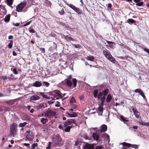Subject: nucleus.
I'll use <instances>...</instances> for the list:
<instances>
[{
	"instance_id": "cd10ccee",
	"label": "nucleus",
	"mask_w": 149,
	"mask_h": 149,
	"mask_svg": "<svg viewBox=\"0 0 149 149\" xmlns=\"http://www.w3.org/2000/svg\"><path fill=\"white\" fill-rule=\"evenodd\" d=\"M27 124V123L26 122H24L22 123H20L19 125V127H23Z\"/></svg>"
},
{
	"instance_id": "aec40b11",
	"label": "nucleus",
	"mask_w": 149,
	"mask_h": 149,
	"mask_svg": "<svg viewBox=\"0 0 149 149\" xmlns=\"http://www.w3.org/2000/svg\"><path fill=\"white\" fill-rule=\"evenodd\" d=\"M71 124L70 120H68L65 122L64 124V127H65L68 125H70Z\"/></svg>"
},
{
	"instance_id": "ddd939ff",
	"label": "nucleus",
	"mask_w": 149,
	"mask_h": 149,
	"mask_svg": "<svg viewBox=\"0 0 149 149\" xmlns=\"http://www.w3.org/2000/svg\"><path fill=\"white\" fill-rule=\"evenodd\" d=\"M55 139L57 143H58V142L61 141H62V139L61 138L59 135L58 134L55 136Z\"/></svg>"
},
{
	"instance_id": "f8f14e48",
	"label": "nucleus",
	"mask_w": 149,
	"mask_h": 149,
	"mask_svg": "<svg viewBox=\"0 0 149 149\" xmlns=\"http://www.w3.org/2000/svg\"><path fill=\"white\" fill-rule=\"evenodd\" d=\"M107 130V126L105 125H103L101 127V132H105Z\"/></svg>"
},
{
	"instance_id": "c03bdc74",
	"label": "nucleus",
	"mask_w": 149,
	"mask_h": 149,
	"mask_svg": "<svg viewBox=\"0 0 149 149\" xmlns=\"http://www.w3.org/2000/svg\"><path fill=\"white\" fill-rule=\"evenodd\" d=\"M70 120V122L71 123V124H72V123H73V124H75L76 125H77V124H76L75 122H76V120L74 119H71Z\"/></svg>"
},
{
	"instance_id": "473e14b6",
	"label": "nucleus",
	"mask_w": 149,
	"mask_h": 149,
	"mask_svg": "<svg viewBox=\"0 0 149 149\" xmlns=\"http://www.w3.org/2000/svg\"><path fill=\"white\" fill-rule=\"evenodd\" d=\"M70 103L71 104H73L75 102V100L74 99V97H72L70 100Z\"/></svg>"
},
{
	"instance_id": "f3484780",
	"label": "nucleus",
	"mask_w": 149,
	"mask_h": 149,
	"mask_svg": "<svg viewBox=\"0 0 149 149\" xmlns=\"http://www.w3.org/2000/svg\"><path fill=\"white\" fill-rule=\"evenodd\" d=\"M48 121V119L46 118H42L41 119V122L43 124H45Z\"/></svg>"
},
{
	"instance_id": "ea45409f",
	"label": "nucleus",
	"mask_w": 149,
	"mask_h": 149,
	"mask_svg": "<svg viewBox=\"0 0 149 149\" xmlns=\"http://www.w3.org/2000/svg\"><path fill=\"white\" fill-rule=\"evenodd\" d=\"M43 85L46 86V87H48L49 86V84L48 82L46 81H43L42 82Z\"/></svg>"
},
{
	"instance_id": "774afa93",
	"label": "nucleus",
	"mask_w": 149,
	"mask_h": 149,
	"mask_svg": "<svg viewBox=\"0 0 149 149\" xmlns=\"http://www.w3.org/2000/svg\"><path fill=\"white\" fill-rule=\"evenodd\" d=\"M133 128L134 129H136L138 128V127L137 126H134L133 127Z\"/></svg>"
},
{
	"instance_id": "3c124183",
	"label": "nucleus",
	"mask_w": 149,
	"mask_h": 149,
	"mask_svg": "<svg viewBox=\"0 0 149 149\" xmlns=\"http://www.w3.org/2000/svg\"><path fill=\"white\" fill-rule=\"evenodd\" d=\"M102 147L101 146H97L95 148V149H102Z\"/></svg>"
},
{
	"instance_id": "680f3d73",
	"label": "nucleus",
	"mask_w": 149,
	"mask_h": 149,
	"mask_svg": "<svg viewBox=\"0 0 149 149\" xmlns=\"http://www.w3.org/2000/svg\"><path fill=\"white\" fill-rule=\"evenodd\" d=\"M24 145L25 146H29L30 144L29 143H24Z\"/></svg>"
},
{
	"instance_id": "c9c22d12",
	"label": "nucleus",
	"mask_w": 149,
	"mask_h": 149,
	"mask_svg": "<svg viewBox=\"0 0 149 149\" xmlns=\"http://www.w3.org/2000/svg\"><path fill=\"white\" fill-rule=\"evenodd\" d=\"M135 22L134 19H129L127 20V22L129 23H134Z\"/></svg>"
},
{
	"instance_id": "9b49d317",
	"label": "nucleus",
	"mask_w": 149,
	"mask_h": 149,
	"mask_svg": "<svg viewBox=\"0 0 149 149\" xmlns=\"http://www.w3.org/2000/svg\"><path fill=\"white\" fill-rule=\"evenodd\" d=\"M93 138L94 140L97 141L99 139V136L97 133H93Z\"/></svg>"
},
{
	"instance_id": "338daca9",
	"label": "nucleus",
	"mask_w": 149,
	"mask_h": 149,
	"mask_svg": "<svg viewBox=\"0 0 149 149\" xmlns=\"http://www.w3.org/2000/svg\"><path fill=\"white\" fill-rule=\"evenodd\" d=\"M58 127L60 129H62V126L61 125H60Z\"/></svg>"
},
{
	"instance_id": "49530a36",
	"label": "nucleus",
	"mask_w": 149,
	"mask_h": 149,
	"mask_svg": "<svg viewBox=\"0 0 149 149\" xmlns=\"http://www.w3.org/2000/svg\"><path fill=\"white\" fill-rule=\"evenodd\" d=\"M107 43L109 45V46L111 47L112 46V45H113V43L111 41H107Z\"/></svg>"
},
{
	"instance_id": "6e6552de",
	"label": "nucleus",
	"mask_w": 149,
	"mask_h": 149,
	"mask_svg": "<svg viewBox=\"0 0 149 149\" xmlns=\"http://www.w3.org/2000/svg\"><path fill=\"white\" fill-rule=\"evenodd\" d=\"M17 127L16 124L13 123L10 126V130H17L16 128Z\"/></svg>"
},
{
	"instance_id": "39448f33",
	"label": "nucleus",
	"mask_w": 149,
	"mask_h": 149,
	"mask_svg": "<svg viewBox=\"0 0 149 149\" xmlns=\"http://www.w3.org/2000/svg\"><path fill=\"white\" fill-rule=\"evenodd\" d=\"M94 146L92 144H88L84 146V149H94Z\"/></svg>"
},
{
	"instance_id": "37998d69",
	"label": "nucleus",
	"mask_w": 149,
	"mask_h": 149,
	"mask_svg": "<svg viewBox=\"0 0 149 149\" xmlns=\"http://www.w3.org/2000/svg\"><path fill=\"white\" fill-rule=\"evenodd\" d=\"M102 92H100L97 95V98L99 99L101 98V97L102 96Z\"/></svg>"
},
{
	"instance_id": "4c0bfd02",
	"label": "nucleus",
	"mask_w": 149,
	"mask_h": 149,
	"mask_svg": "<svg viewBox=\"0 0 149 149\" xmlns=\"http://www.w3.org/2000/svg\"><path fill=\"white\" fill-rule=\"evenodd\" d=\"M13 44V41L12 40H10V41L8 45V47L9 48H12Z\"/></svg>"
},
{
	"instance_id": "79ce46f5",
	"label": "nucleus",
	"mask_w": 149,
	"mask_h": 149,
	"mask_svg": "<svg viewBox=\"0 0 149 149\" xmlns=\"http://www.w3.org/2000/svg\"><path fill=\"white\" fill-rule=\"evenodd\" d=\"M82 137L85 139H87L88 140H90V139L89 137H88L85 134H84L83 136Z\"/></svg>"
},
{
	"instance_id": "a211bd4d",
	"label": "nucleus",
	"mask_w": 149,
	"mask_h": 149,
	"mask_svg": "<svg viewBox=\"0 0 149 149\" xmlns=\"http://www.w3.org/2000/svg\"><path fill=\"white\" fill-rule=\"evenodd\" d=\"M112 97L110 94H109L107 95L106 99V101L107 102H110L112 99Z\"/></svg>"
},
{
	"instance_id": "a18cd8bd",
	"label": "nucleus",
	"mask_w": 149,
	"mask_h": 149,
	"mask_svg": "<svg viewBox=\"0 0 149 149\" xmlns=\"http://www.w3.org/2000/svg\"><path fill=\"white\" fill-rule=\"evenodd\" d=\"M38 145V144L37 143H34L33 144L31 147H32L31 149H34Z\"/></svg>"
},
{
	"instance_id": "f03ea898",
	"label": "nucleus",
	"mask_w": 149,
	"mask_h": 149,
	"mask_svg": "<svg viewBox=\"0 0 149 149\" xmlns=\"http://www.w3.org/2000/svg\"><path fill=\"white\" fill-rule=\"evenodd\" d=\"M67 5L78 14L80 15L82 14V10L79 8H77L73 5L71 4H68Z\"/></svg>"
},
{
	"instance_id": "6e6d98bb",
	"label": "nucleus",
	"mask_w": 149,
	"mask_h": 149,
	"mask_svg": "<svg viewBox=\"0 0 149 149\" xmlns=\"http://www.w3.org/2000/svg\"><path fill=\"white\" fill-rule=\"evenodd\" d=\"M41 95L42 96V97L44 98H45L46 97V95H45L43 93H40Z\"/></svg>"
},
{
	"instance_id": "412c9836",
	"label": "nucleus",
	"mask_w": 149,
	"mask_h": 149,
	"mask_svg": "<svg viewBox=\"0 0 149 149\" xmlns=\"http://www.w3.org/2000/svg\"><path fill=\"white\" fill-rule=\"evenodd\" d=\"M72 127V126H69L67 127L64 130V131L65 132H69L70 131V130Z\"/></svg>"
},
{
	"instance_id": "de8ad7c7",
	"label": "nucleus",
	"mask_w": 149,
	"mask_h": 149,
	"mask_svg": "<svg viewBox=\"0 0 149 149\" xmlns=\"http://www.w3.org/2000/svg\"><path fill=\"white\" fill-rule=\"evenodd\" d=\"M51 142H49L48 144V146L46 148V149H50L51 147Z\"/></svg>"
},
{
	"instance_id": "2f4dec72",
	"label": "nucleus",
	"mask_w": 149,
	"mask_h": 149,
	"mask_svg": "<svg viewBox=\"0 0 149 149\" xmlns=\"http://www.w3.org/2000/svg\"><path fill=\"white\" fill-rule=\"evenodd\" d=\"M122 145L124 146H126L127 147H129L131 146V144L130 143H126L125 142H123L122 143Z\"/></svg>"
},
{
	"instance_id": "f704fd0d",
	"label": "nucleus",
	"mask_w": 149,
	"mask_h": 149,
	"mask_svg": "<svg viewBox=\"0 0 149 149\" xmlns=\"http://www.w3.org/2000/svg\"><path fill=\"white\" fill-rule=\"evenodd\" d=\"M109 90L108 89H106L103 91L102 93H104V95L105 96L108 93Z\"/></svg>"
},
{
	"instance_id": "0e129e2a",
	"label": "nucleus",
	"mask_w": 149,
	"mask_h": 149,
	"mask_svg": "<svg viewBox=\"0 0 149 149\" xmlns=\"http://www.w3.org/2000/svg\"><path fill=\"white\" fill-rule=\"evenodd\" d=\"M112 5L111 4L109 3L108 5V7L109 8H111V7Z\"/></svg>"
},
{
	"instance_id": "4be33fe9",
	"label": "nucleus",
	"mask_w": 149,
	"mask_h": 149,
	"mask_svg": "<svg viewBox=\"0 0 149 149\" xmlns=\"http://www.w3.org/2000/svg\"><path fill=\"white\" fill-rule=\"evenodd\" d=\"M86 58L88 60L91 61H94V58L93 56H87Z\"/></svg>"
},
{
	"instance_id": "6ab92c4d",
	"label": "nucleus",
	"mask_w": 149,
	"mask_h": 149,
	"mask_svg": "<svg viewBox=\"0 0 149 149\" xmlns=\"http://www.w3.org/2000/svg\"><path fill=\"white\" fill-rule=\"evenodd\" d=\"M51 45L52 46L49 49L50 51L54 49L55 48L56 46V44L54 42L52 43Z\"/></svg>"
},
{
	"instance_id": "7c9ffc66",
	"label": "nucleus",
	"mask_w": 149,
	"mask_h": 149,
	"mask_svg": "<svg viewBox=\"0 0 149 149\" xmlns=\"http://www.w3.org/2000/svg\"><path fill=\"white\" fill-rule=\"evenodd\" d=\"M68 115L71 117H75L77 115V114L75 112H73L72 114L68 113Z\"/></svg>"
},
{
	"instance_id": "c85d7f7f",
	"label": "nucleus",
	"mask_w": 149,
	"mask_h": 149,
	"mask_svg": "<svg viewBox=\"0 0 149 149\" xmlns=\"http://www.w3.org/2000/svg\"><path fill=\"white\" fill-rule=\"evenodd\" d=\"M33 136L30 135H27L26 137V139L29 141H31L33 139Z\"/></svg>"
},
{
	"instance_id": "e433bc0d",
	"label": "nucleus",
	"mask_w": 149,
	"mask_h": 149,
	"mask_svg": "<svg viewBox=\"0 0 149 149\" xmlns=\"http://www.w3.org/2000/svg\"><path fill=\"white\" fill-rule=\"evenodd\" d=\"M58 12L60 15H63L64 13V11L63 9V8H62L60 10H59L58 11Z\"/></svg>"
},
{
	"instance_id": "69168bd1",
	"label": "nucleus",
	"mask_w": 149,
	"mask_h": 149,
	"mask_svg": "<svg viewBox=\"0 0 149 149\" xmlns=\"http://www.w3.org/2000/svg\"><path fill=\"white\" fill-rule=\"evenodd\" d=\"M105 135H106V137L108 139H109V136L107 134H105Z\"/></svg>"
},
{
	"instance_id": "2eb2a0df",
	"label": "nucleus",
	"mask_w": 149,
	"mask_h": 149,
	"mask_svg": "<svg viewBox=\"0 0 149 149\" xmlns=\"http://www.w3.org/2000/svg\"><path fill=\"white\" fill-rule=\"evenodd\" d=\"M39 97L37 95L33 96L31 97L30 98V100H36L39 99Z\"/></svg>"
},
{
	"instance_id": "9d476101",
	"label": "nucleus",
	"mask_w": 149,
	"mask_h": 149,
	"mask_svg": "<svg viewBox=\"0 0 149 149\" xmlns=\"http://www.w3.org/2000/svg\"><path fill=\"white\" fill-rule=\"evenodd\" d=\"M133 112L136 117L138 118L140 115V113L136 110L134 108H132Z\"/></svg>"
},
{
	"instance_id": "4d7b16f0",
	"label": "nucleus",
	"mask_w": 149,
	"mask_h": 149,
	"mask_svg": "<svg viewBox=\"0 0 149 149\" xmlns=\"http://www.w3.org/2000/svg\"><path fill=\"white\" fill-rule=\"evenodd\" d=\"M13 25L15 26H19V24L18 23H13Z\"/></svg>"
},
{
	"instance_id": "423d86ee",
	"label": "nucleus",
	"mask_w": 149,
	"mask_h": 149,
	"mask_svg": "<svg viewBox=\"0 0 149 149\" xmlns=\"http://www.w3.org/2000/svg\"><path fill=\"white\" fill-rule=\"evenodd\" d=\"M134 92L135 93H138L142 96L144 99L145 97V95L143 93L142 91L140 89H137L135 90Z\"/></svg>"
},
{
	"instance_id": "72a5a7b5",
	"label": "nucleus",
	"mask_w": 149,
	"mask_h": 149,
	"mask_svg": "<svg viewBox=\"0 0 149 149\" xmlns=\"http://www.w3.org/2000/svg\"><path fill=\"white\" fill-rule=\"evenodd\" d=\"M98 91L96 89L93 91L94 96L95 97H96L97 96Z\"/></svg>"
},
{
	"instance_id": "dca6fc26",
	"label": "nucleus",
	"mask_w": 149,
	"mask_h": 149,
	"mask_svg": "<svg viewBox=\"0 0 149 149\" xmlns=\"http://www.w3.org/2000/svg\"><path fill=\"white\" fill-rule=\"evenodd\" d=\"M10 15H6L4 20V21L6 22H9L10 20Z\"/></svg>"
},
{
	"instance_id": "5fc2aeb1",
	"label": "nucleus",
	"mask_w": 149,
	"mask_h": 149,
	"mask_svg": "<svg viewBox=\"0 0 149 149\" xmlns=\"http://www.w3.org/2000/svg\"><path fill=\"white\" fill-rule=\"evenodd\" d=\"M29 31L31 33H35V31L33 29H31L29 30Z\"/></svg>"
},
{
	"instance_id": "bf43d9fd",
	"label": "nucleus",
	"mask_w": 149,
	"mask_h": 149,
	"mask_svg": "<svg viewBox=\"0 0 149 149\" xmlns=\"http://www.w3.org/2000/svg\"><path fill=\"white\" fill-rule=\"evenodd\" d=\"M138 146L136 145H133L132 146V147L133 148H134L136 149H137L138 148Z\"/></svg>"
},
{
	"instance_id": "e2e57ef3",
	"label": "nucleus",
	"mask_w": 149,
	"mask_h": 149,
	"mask_svg": "<svg viewBox=\"0 0 149 149\" xmlns=\"http://www.w3.org/2000/svg\"><path fill=\"white\" fill-rule=\"evenodd\" d=\"M13 55L14 56H16L17 55L16 53L14 51H13Z\"/></svg>"
},
{
	"instance_id": "bb28decb",
	"label": "nucleus",
	"mask_w": 149,
	"mask_h": 149,
	"mask_svg": "<svg viewBox=\"0 0 149 149\" xmlns=\"http://www.w3.org/2000/svg\"><path fill=\"white\" fill-rule=\"evenodd\" d=\"M120 118L122 120V121H123L124 123H125L126 122H127L128 121L127 120L125 119L124 117L122 115L120 116Z\"/></svg>"
},
{
	"instance_id": "393cba45",
	"label": "nucleus",
	"mask_w": 149,
	"mask_h": 149,
	"mask_svg": "<svg viewBox=\"0 0 149 149\" xmlns=\"http://www.w3.org/2000/svg\"><path fill=\"white\" fill-rule=\"evenodd\" d=\"M98 109L99 111L102 112L103 111V104H101L98 107Z\"/></svg>"
},
{
	"instance_id": "052dcab7",
	"label": "nucleus",
	"mask_w": 149,
	"mask_h": 149,
	"mask_svg": "<svg viewBox=\"0 0 149 149\" xmlns=\"http://www.w3.org/2000/svg\"><path fill=\"white\" fill-rule=\"evenodd\" d=\"M57 104H56L55 105V106L56 107H59L60 106V105H59L60 103L59 102L57 101Z\"/></svg>"
},
{
	"instance_id": "a19ab883",
	"label": "nucleus",
	"mask_w": 149,
	"mask_h": 149,
	"mask_svg": "<svg viewBox=\"0 0 149 149\" xmlns=\"http://www.w3.org/2000/svg\"><path fill=\"white\" fill-rule=\"evenodd\" d=\"M105 100V96H104L101 99V104H103Z\"/></svg>"
},
{
	"instance_id": "20e7f679",
	"label": "nucleus",
	"mask_w": 149,
	"mask_h": 149,
	"mask_svg": "<svg viewBox=\"0 0 149 149\" xmlns=\"http://www.w3.org/2000/svg\"><path fill=\"white\" fill-rule=\"evenodd\" d=\"M45 116L47 117H50L51 116H54L55 113L51 111H46L45 113Z\"/></svg>"
},
{
	"instance_id": "4468645a",
	"label": "nucleus",
	"mask_w": 149,
	"mask_h": 149,
	"mask_svg": "<svg viewBox=\"0 0 149 149\" xmlns=\"http://www.w3.org/2000/svg\"><path fill=\"white\" fill-rule=\"evenodd\" d=\"M10 135L13 137H14L17 134V130H10Z\"/></svg>"
},
{
	"instance_id": "0eeeda50",
	"label": "nucleus",
	"mask_w": 149,
	"mask_h": 149,
	"mask_svg": "<svg viewBox=\"0 0 149 149\" xmlns=\"http://www.w3.org/2000/svg\"><path fill=\"white\" fill-rule=\"evenodd\" d=\"M42 84L40 81H35L32 85L33 86L36 87H39L42 86Z\"/></svg>"
},
{
	"instance_id": "7ed1b4c3",
	"label": "nucleus",
	"mask_w": 149,
	"mask_h": 149,
	"mask_svg": "<svg viewBox=\"0 0 149 149\" xmlns=\"http://www.w3.org/2000/svg\"><path fill=\"white\" fill-rule=\"evenodd\" d=\"M26 3L25 2L21 3L18 4L16 7L17 11V12H21L26 6Z\"/></svg>"
},
{
	"instance_id": "f257e3e1",
	"label": "nucleus",
	"mask_w": 149,
	"mask_h": 149,
	"mask_svg": "<svg viewBox=\"0 0 149 149\" xmlns=\"http://www.w3.org/2000/svg\"><path fill=\"white\" fill-rule=\"evenodd\" d=\"M104 55L107 58L113 63H115L116 62L115 58L109 53L105 51L103 52Z\"/></svg>"
},
{
	"instance_id": "13d9d810",
	"label": "nucleus",
	"mask_w": 149,
	"mask_h": 149,
	"mask_svg": "<svg viewBox=\"0 0 149 149\" xmlns=\"http://www.w3.org/2000/svg\"><path fill=\"white\" fill-rule=\"evenodd\" d=\"M72 78V75H70L67 77V78L66 79L67 80H69L70 79Z\"/></svg>"
},
{
	"instance_id": "864d4df0",
	"label": "nucleus",
	"mask_w": 149,
	"mask_h": 149,
	"mask_svg": "<svg viewBox=\"0 0 149 149\" xmlns=\"http://www.w3.org/2000/svg\"><path fill=\"white\" fill-rule=\"evenodd\" d=\"M31 22V21H29L28 22H27V23H26V24H24V26H26L30 24V23Z\"/></svg>"
},
{
	"instance_id": "b1692460",
	"label": "nucleus",
	"mask_w": 149,
	"mask_h": 149,
	"mask_svg": "<svg viewBox=\"0 0 149 149\" xmlns=\"http://www.w3.org/2000/svg\"><path fill=\"white\" fill-rule=\"evenodd\" d=\"M65 39L68 41L71 40H74L73 39L72 37H70L68 35L66 36H65Z\"/></svg>"
},
{
	"instance_id": "09e8293b",
	"label": "nucleus",
	"mask_w": 149,
	"mask_h": 149,
	"mask_svg": "<svg viewBox=\"0 0 149 149\" xmlns=\"http://www.w3.org/2000/svg\"><path fill=\"white\" fill-rule=\"evenodd\" d=\"M13 71L14 72V73L15 74H17L18 72H17V70L16 68L13 69Z\"/></svg>"
},
{
	"instance_id": "603ef678",
	"label": "nucleus",
	"mask_w": 149,
	"mask_h": 149,
	"mask_svg": "<svg viewBox=\"0 0 149 149\" xmlns=\"http://www.w3.org/2000/svg\"><path fill=\"white\" fill-rule=\"evenodd\" d=\"M81 46L79 45H74V47H75V48H80Z\"/></svg>"
},
{
	"instance_id": "c756f323",
	"label": "nucleus",
	"mask_w": 149,
	"mask_h": 149,
	"mask_svg": "<svg viewBox=\"0 0 149 149\" xmlns=\"http://www.w3.org/2000/svg\"><path fill=\"white\" fill-rule=\"evenodd\" d=\"M7 4L10 6L13 3V0H6Z\"/></svg>"
},
{
	"instance_id": "58836bf2",
	"label": "nucleus",
	"mask_w": 149,
	"mask_h": 149,
	"mask_svg": "<svg viewBox=\"0 0 149 149\" xmlns=\"http://www.w3.org/2000/svg\"><path fill=\"white\" fill-rule=\"evenodd\" d=\"M73 82L74 87H76L77 85V81L76 79H73Z\"/></svg>"
},
{
	"instance_id": "a878e982",
	"label": "nucleus",
	"mask_w": 149,
	"mask_h": 149,
	"mask_svg": "<svg viewBox=\"0 0 149 149\" xmlns=\"http://www.w3.org/2000/svg\"><path fill=\"white\" fill-rule=\"evenodd\" d=\"M139 123L142 125H147L149 126V124L148 123H146L143 121L139 122Z\"/></svg>"
},
{
	"instance_id": "1a4fd4ad",
	"label": "nucleus",
	"mask_w": 149,
	"mask_h": 149,
	"mask_svg": "<svg viewBox=\"0 0 149 149\" xmlns=\"http://www.w3.org/2000/svg\"><path fill=\"white\" fill-rule=\"evenodd\" d=\"M60 91H58L55 94V97H56V99L57 100L59 98H62V96L60 94Z\"/></svg>"
},
{
	"instance_id": "5701e85b",
	"label": "nucleus",
	"mask_w": 149,
	"mask_h": 149,
	"mask_svg": "<svg viewBox=\"0 0 149 149\" xmlns=\"http://www.w3.org/2000/svg\"><path fill=\"white\" fill-rule=\"evenodd\" d=\"M66 81L67 85L69 87H71L72 84L71 81L67 79H66Z\"/></svg>"
},
{
	"instance_id": "8fccbe9b",
	"label": "nucleus",
	"mask_w": 149,
	"mask_h": 149,
	"mask_svg": "<svg viewBox=\"0 0 149 149\" xmlns=\"http://www.w3.org/2000/svg\"><path fill=\"white\" fill-rule=\"evenodd\" d=\"M4 7L3 6L1 5L0 6V10H4Z\"/></svg>"
}]
</instances>
